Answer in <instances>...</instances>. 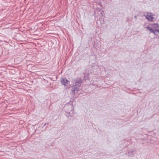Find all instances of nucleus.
Segmentation results:
<instances>
[{
    "label": "nucleus",
    "instance_id": "obj_3",
    "mask_svg": "<svg viewBox=\"0 0 159 159\" xmlns=\"http://www.w3.org/2000/svg\"><path fill=\"white\" fill-rule=\"evenodd\" d=\"M146 28L149 30L150 33H152L156 35H157V33H156L154 29L153 28L152 26L151 27L150 26H148L146 27Z\"/></svg>",
    "mask_w": 159,
    "mask_h": 159
},
{
    "label": "nucleus",
    "instance_id": "obj_6",
    "mask_svg": "<svg viewBox=\"0 0 159 159\" xmlns=\"http://www.w3.org/2000/svg\"><path fill=\"white\" fill-rule=\"evenodd\" d=\"M146 18L149 21H152L153 20L154 17L153 15H147L145 16Z\"/></svg>",
    "mask_w": 159,
    "mask_h": 159
},
{
    "label": "nucleus",
    "instance_id": "obj_8",
    "mask_svg": "<svg viewBox=\"0 0 159 159\" xmlns=\"http://www.w3.org/2000/svg\"><path fill=\"white\" fill-rule=\"evenodd\" d=\"M68 108H71V110H73V107L72 105H69L68 106Z\"/></svg>",
    "mask_w": 159,
    "mask_h": 159
},
{
    "label": "nucleus",
    "instance_id": "obj_2",
    "mask_svg": "<svg viewBox=\"0 0 159 159\" xmlns=\"http://www.w3.org/2000/svg\"><path fill=\"white\" fill-rule=\"evenodd\" d=\"M82 83L81 78H77L75 81V86L80 87Z\"/></svg>",
    "mask_w": 159,
    "mask_h": 159
},
{
    "label": "nucleus",
    "instance_id": "obj_7",
    "mask_svg": "<svg viewBox=\"0 0 159 159\" xmlns=\"http://www.w3.org/2000/svg\"><path fill=\"white\" fill-rule=\"evenodd\" d=\"M134 151H131L128 153V154L129 156L132 157L134 155Z\"/></svg>",
    "mask_w": 159,
    "mask_h": 159
},
{
    "label": "nucleus",
    "instance_id": "obj_10",
    "mask_svg": "<svg viewBox=\"0 0 159 159\" xmlns=\"http://www.w3.org/2000/svg\"><path fill=\"white\" fill-rule=\"evenodd\" d=\"M101 14H102V12L101 13Z\"/></svg>",
    "mask_w": 159,
    "mask_h": 159
},
{
    "label": "nucleus",
    "instance_id": "obj_9",
    "mask_svg": "<svg viewBox=\"0 0 159 159\" xmlns=\"http://www.w3.org/2000/svg\"><path fill=\"white\" fill-rule=\"evenodd\" d=\"M134 17L136 19H137V17L136 16H135Z\"/></svg>",
    "mask_w": 159,
    "mask_h": 159
},
{
    "label": "nucleus",
    "instance_id": "obj_4",
    "mask_svg": "<svg viewBox=\"0 0 159 159\" xmlns=\"http://www.w3.org/2000/svg\"><path fill=\"white\" fill-rule=\"evenodd\" d=\"M61 82L62 84L65 86H67L68 83H69V81L66 78H64L61 80Z\"/></svg>",
    "mask_w": 159,
    "mask_h": 159
},
{
    "label": "nucleus",
    "instance_id": "obj_5",
    "mask_svg": "<svg viewBox=\"0 0 159 159\" xmlns=\"http://www.w3.org/2000/svg\"><path fill=\"white\" fill-rule=\"evenodd\" d=\"M80 87L75 86L73 87L72 89V91L73 93H77L79 90Z\"/></svg>",
    "mask_w": 159,
    "mask_h": 159
},
{
    "label": "nucleus",
    "instance_id": "obj_1",
    "mask_svg": "<svg viewBox=\"0 0 159 159\" xmlns=\"http://www.w3.org/2000/svg\"><path fill=\"white\" fill-rule=\"evenodd\" d=\"M151 25L152 26V28L154 29L155 30L156 33H157V35L159 34V25L158 24H154L152 25Z\"/></svg>",
    "mask_w": 159,
    "mask_h": 159
}]
</instances>
